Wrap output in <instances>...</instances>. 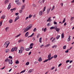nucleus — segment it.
Masks as SVG:
<instances>
[{
	"instance_id": "1",
	"label": "nucleus",
	"mask_w": 74,
	"mask_h": 74,
	"mask_svg": "<svg viewBox=\"0 0 74 74\" xmlns=\"http://www.w3.org/2000/svg\"><path fill=\"white\" fill-rule=\"evenodd\" d=\"M32 27V24H30L28 26L25 28L24 29V33L29 30Z\"/></svg>"
},
{
	"instance_id": "2",
	"label": "nucleus",
	"mask_w": 74,
	"mask_h": 74,
	"mask_svg": "<svg viewBox=\"0 0 74 74\" xmlns=\"http://www.w3.org/2000/svg\"><path fill=\"white\" fill-rule=\"evenodd\" d=\"M10 42H9V41H7L6 42H5L4 44V47H5V46L6 45V47L5 48H7L8 46L9 45V44H10Z\"/></svg>"
},
{
	"instance_id": "3",
	"label": "nucleus",
	"mask_w": 74,
	"mask_h": 74,
	"mask_svg": "<svg viewBox=\"0 0 74 74\" xmlns=\"http://www.w3.org/2000/svg\"><path fill=\"white\" fill-rule=\"evenodd\" d=\"M15 1L16 3V4L18 5H21V3L19 1V0H16Z\"/></svg>"
},
{
	"instance_id": "4",
	"label": "nucleus",
	"mask_w": 74,
	"mask_h": 74,
	"mask_svg": "<svg viewBox=\"0 0 74 74\" xmlns=\"http://www.w3.org/2000/svg\"><path fill=\"white\" fill-rule=\"evenodd\" d=\"M18 49V47H15L14 48H12L11 50V52H14V51H16V50Z\"/></svg>"
},
{
	"instance_id": "5",
	"label": "nucleus",
	"mask_w": 74,
	"mask_h": 74,
	"mask_svg": "<svg viewBox=\"0 0 74 74\" xmlns=\"http://www.w3.org/2000/svg\"><path fill=\"white\" fill-rule=\"evenodd\" d=\"M54 29H55L56 32H59V31L60 30V28H58V27H55V28Z\"/></svg>"
},
{
	"instance_id": "6",
	"label": "nucleus",
	"mask_w": 74,
	"mask_h": 74,
	"mask_svg": "<svg viewBox=\"0 0 74 74\" xmlns=\"http://www.w3.org/2000/svg\"><path fill=\"white\" fill-rule=\"evenodd\" d=\"M44 13V12L43 11H40L39 12V15L41 16V15H42L43 13Z\"/></svg>"
},
{
	"instance_id": "7",
	"label": "nucleus",
	"mask_w": 74,
	"mask_h": 74,
	"mask_svg": "<svg viewBox=\"0 0 74 74\" xmlns=\"http://www.w3.org/2000/svg\"><path fill=\"white\" fill-rule=\"evenodd\" d=\"M5 18V15H3L1 17V19H4Z\"/></svg>"
},
{
	"instance_id": "8",
	"label": "nucleus",
	"mask_w": 74,
	"mask_h": 74,
	"mask_svg": "<svg viewBox=\"0 0 74 74\" xmlns=\"http://www.w3.org/2000/svg\"><path fill=\"white\" fill-rule=\"evenodd\" d=\"M8 62L9 63V64H12V60H8Z\"/></svg>"
},
{
	"instance_id": "9",
	"label": "nucleus",
	"mask_w": 74,
	"mask_h": 74,
	"mask_svg": "<svg viewBox=\"0 0 74 74\" xmlns=\"http://www.w3.org/2000/svg\"><path fill=\"white\" fill-rule=\"evenodd\" d=\"M25 36L26 37H28V36H29V32H27L26 33Z\"/></svg>"
},
{
	"instance_id": "10",
	"label": "nucleus",
	"mask_w": 74,
	"mask_h": 74,
	"mask_svg": "<svg viewBox=\"0 0 74 74\" xmlns=\"http://www.w3.org/2000/svg\"><path fill=\"white\" fill-rule=\"evenodd\" d=\"M9 30V27H7L5 28V30L6 32H7V31H8V30Z\"/></svg>"
},
{
	"instance_id": "11",
	"label": "nucleus",
	"mask_w": 74,
	"mask_h": 74,
	"mask_svg": "<svg viewBox=\"0 0 74 74\" xmlns=\"http://www.w3.org/2000/svg\"><path fill=\"white\" fill-rule=\"evenodd\" d=\"M11 8V3H9L8 7L7 8L8 10H10Z\"/></svg>"
},
{
	"instance_id": "12",
	"label": "nucleus",
	"mask_w": 74,
	"mask_h": 74,
	"mask_svg": "<svg viewBox=\"0 0 74 74\" xmlns=\"http://www.w3.org/2000/svg\"><path fill=\"white\" fill-rule=\"evenodd\" d=\"M33 71H34V69H30L29 71V72L30 73H31L32 72H33Z\"/></svg>"
},
{
	"instance_id": "13",
	"label": "nucleus",
	"mask_w": 74,
	"mask_h": 74,
	"mask_svg": "<svg viewBox=\"0 0 74 74\" xmlns=\"http://www.w3.org/2000/svg\"><path fill=\"white\" fill-rule=\"evenodd\" d=\"M51 57V53H50L48 55L47 58H48V59H50V58Z\"/></svg>"
},
{
	"instance_id": "14",
	"label": "nucleus",
	"mask_w": 74,
	"mask_h": 74,
	"mask_svg": "<svg viewBox=\"0 0 74 74\" xmlns=\"http://www.w3.org/2000/svg\"><path fill=\"white\" fill-rule=\"evenodd\" d=\"M10 52V50L8 49H6L5 50V53H8Z\"/></svg>"
},
{
	"instance_id": "15",
	"label": "nucleus",
	"mask_w": 74,
	"mask_h": 74,
	"mask_svg": "<svg viewBox=\"0 0 74 74\" xmlns=\"http://www.w3.org/2000/svg\"><path fill=\"white\" fill-rule=\"evenodd\" d=\"M20 50H21L22 51H23L24 50V47H21Z\"/></svg>"
},
{
	"instance_id": "16",
	"label": "nucleus",
	"mask_w": 74,
	"mask_h": 74,
	"mask_svg": "<svg viewBox=\"0 0 74 74\" xmlns=\"http://www.w3.org/2000/svg\"><path fill=\"white\" fill-rule=\"evenodd\" d=\"M55 27H52L50 28V30H52V29H55Z\"/></svg>"
},
{
	"instance_id": "17",
	"label": "nucleus",
	"mask_w": 74,
	"mask_h": 74,
	"mask_svg": "<svg viewBox=\"0 0 74 74\" xmlns=\"http://www.w3.org/2000/svg\"><path fill=\"white\" fill-rule=\"evenodd\" d=\"M50 10H51V9H50L49 8L48 9H47V14H49V11H50Z\"/></svg>"
},
{
	"instance_id": "18",
	"label": "nucleus",
	"mask_w": 74,
	"mask_h": 74,
	"mask_svg": "<svg viewBox=\"0 0 74 74\" xmlns=\"http://www.w3.org/2000/svg\"><path fill=\"white\" fill-rule=\"evenodd\" d=\"M42 40V38L40 37L39 38V41L40 42V43H41L42 42V41H41Z\"/></svg>"
},
{
	"instance_id": "19",
	"label": "nucleus",
	"mask_w": 74,
	"mask_h": 74,
	"mask_svg": "<svg viewBox=\"0 0 74 74\" xmlns=\"http://www.w3.org/2000/svg\"><path fill=\"white\" fill-rule=\"evenodd\" d=\"M38 61L39 62H41L42 61V58H41V57H40L39 58V59L38 60Z\"/></svg>"
},
{
	"instance_id": "20",
	"label": "nucleus",
	"mask_w": 74,
	"mask_h": 74,
	"mask_svg": "<svg viewBox=\"0 0 74 74\" xmlns=\"http://www.w3.org/2000/svg\"><path fill=\"white\" fill-rule=\"evenodd\" d=\"M70 37H71V36H69V37H68V41H70L71 40V38H70Z\"/></svg>"
},
{
	"instance_id": "21",
	"label": "nucleus",
	"mask_w": 74,
	"mask_h": 74,
	"mask_svg": "<svg viewBox=\"0 0 74 74\" xmlns=\"http://www.w3.org/2000/svg\"><path fill=\"white\" fill-rule=\"evenodd\" d=\"M58 57V56L56 55H54L53 56V58H54V59H56L57 57Z\"/></svg>"
},
{
	"instance_id": "22",
	"label": "nucleus",
	"mask_w": 74,
	"mask_h": 74,
	"mask_svg": "<svg viewBox=\"0 0 74 74\" xmlns=\"http://www.w3.org/2000/svg\"><path fill=\"white\" fill-rule=\"evenodd\" d=\"M25 9V5H23L21 7V10H24Z\"/></svg>"
},
{
	"instance_id": "23",
	"label": "nucleus",
	"mask_w": 74,
	"mask_h": 74,
	"mask_svg": "<svg viewBox=\"0 0 74 74\" xmlns=\"http://www.w3.org/2000/svg\"><path fill=\"white\" fill-rule=\"evenodd\" d=\"M61 38H64V33H62L61 34Z\"/></svg>"
},
{
	"instance_id": "24",
	"label": "nucleus",
	"mask_w": 74,
	"mask_h": 74,
	"mask_svg": "<svg viewBox=\"0 0 74 74\" xmlns=\"http://www.w3.org/2000/svg\"><path fill=\"white\" fill-rule=\"evenodd\" d=\"M12 20L11 19L9 21V23H12Z\"/></svg>"
},
{
	"instance_id": "25",
	"label": "nucleus",
	"mask_w": 74,
	"mask_h": 74,
	"mask_svg": "<svg viewBox=\"0 0 74 74\" xmlns=\"http://www.w3.org/2000/svg\"><path fill=\"white\" fill-rule=\"evenodd\" d=\"M56 47H57V45H54L52 47V48L53 49L54 48H56Z\"/></svg>"
},
{
	"instance_id": "26",
	"label": "nucleus",
	"mask_w": 74,
	"mask_h": 74,
	"mask_svg": "<svg viewBox=\"0 0 74 74\" xmlns=\"http://www.w3.org/2000/svg\"><path fill=\"white\" fill-rule=\"evenodd\" d=\"M15 63L16 64H19V62L18 60H16L15 62Z\"/></svg>"
},
{
	"instance_id": "27",
	"label": "nucleus",
	"mask_w": 74,
	"mask_h": 74,
	"mask_svg": "<svg viewBox=\"0 0 74 74\" xmlns=\"http://www.w3.org/2000/svg\"><path fill=\"white\" fill-rule=\"evenodd\" d=\"M9 2V1L8 0H6L5 1V4H7V3H8Z\"/></svg>"
},
{
	"instance_id": "28",
	"label": "nucleus",
	"mask_w": 74,
	"mask_h": 74,
	"mask_svg": "<svg viewBox=\"0 0 74 74\" xmlns=\"http://www.w3.org/2000/svg\"><path fill=\"white\" fill-rule=\"evenodd\" d=\"M60 37V35H58L56 37V39H57V40H58V39H59V38Z\"/></svg>"
},
{
	"instance_id": "29",
	"label": "nucleus",
	"mask_w": 74,
	"mask_h": 74,
	"mask_svg": "<svg viewBox=\"0 0 74 74\" xmlns=\"http://www.w3.org/2000/svg\"><path fill=\"white\" fill-rule=\"evenodd\" d=\"M24 40L22 39H21L20 40H19L18 41V42H21L22 41H23Z\"/></svg>"
},
{
	"instance_id": "30",
	"label": "nucleus",
	"mask_w": 74,
	"mask_h": 74,
	"mask_svg": "<svg viewBox=\"0 0 74 74\" xmlns=\"http://www.w3.org/2000/svg\"><path fill=\"white\" fill-rule=\"evenodd\" d=\"M48 60H49V59L45 60L44 61H43V63H45L47 62H48Z\"/></svg>"
},
{
	"instance_id": "31",
	"label": "nucleus",
	"mask_w": 74,
	"mask_h": 74,
	"mask_svg": "<svg viewBox=\"0 0 74 74\" xmlns=\"http://www.w3.org/2000/svg\"><path fill=\"white\" fill-rule=\"evenodd\" d=\"M23 52V51H22L21 50H19V53H22Z\"/></svg>"
},
{
	"instance_id": "32",
	"label": "nucleus",
	"mask_w": 74,
	"mask_h": 74,
	"mask_svg": "<svg viewBox=\"0 0 74 74\" xmlns=\"http://www.w3.org/2000/svg\"><path fill=\"white\" fill-rule=\"evenodd\" d=\"M51 23H49L48 24H47V26H51Z\"/></svg>"
},
{
	"instance_id": "33",
	"label": "nucleus",
	"mask_w": 74,
	"mask_h": 74,
	"mask_svg": "<svg viewBox=\"0 0 74 74\" xmlns=\"http://www.w3.org/2000/svg\"><path fill=\"white\" fill-rule=\"evenodd\" d=\"M25 50H26V51H27L30 50V49L29 48H25Z\"/></svg>"
},
{
	"instance_id": "34",
	"label": "nucleus",
	"mask_w": 74,
	"mask_h": 74,
	"mask_svg": "<svg viewBox=\"0 0 74 74\" xmlns=\"http://www.w3.org/2000/svg\"><path fill=\"white\" fill-rule=\"evenodd\" d=\"M2 23H3V20H2V21H0V26L2 25Z\"/></svg>"
},
{
	"instance_id": "35",
	"label": "nucleus",
	"mask_w": 74,
	"mask_h": 74,
	"mask_svg": "<svg viewBox=\"0 0 74 74\" xmlns=\"http://www.w3.org/2000/svg\"><path fill=\"white\" fill-rule=\"evenodd\" d=\"M66 45H65L63 47V49H66Z\"/></svg>"
},
{
	"instance_id": "36",
	"label": "nucleus",
	"mask_w": 74,
	"mask_h": 74,
	"mask_svg": "<svg viewBox=\"0 0 74 74\" xmlns=\"http://www.w3.org/2000/svg\"><path fill=\"white\" fill-rule=\"evenodd\" d=\"M54 8H55V5H53V6L52 8L51 9V11H53V10Z\"/></svg>"
},
{
	"instance_id": "37",
	"label": "nucleus",
	"mask_w": 74,
	"mask_h": 74,
	"mask_svg": "<svg viewBox=\"0 0 74 74\" xmlns=\"http://www.w3.org/2000/svg\"><path fill=\"white\" fill-rule=\"evenodd\" d=\"M26 71V70H24L23 71H22L20 73V74H21V73H24V72Z\"/></svg>"
},
{
	"instance_id": "38",
	"label": "nucleus",
	"mask_w": 74,
	"mask_h": 74,
	"mask_svg": "<svg viewBox=\"0 0 74 74\" xmlns=\"http://www.w3.org/2000/svg\"><path fill=\"white\" fill-rule=\"evenodd\" d=\"M45 9H46V6H45L44 8V9H43V12H44L45 11Z\"/></svg>"
},
{
	"instance_id": "39",
	"label": "nucleus",
	"mask_w": 74,
	"mask_h": 74,
	"mask_svg": "<svg viewBox=\"0 0 74 74\" xmlns=\"http://www.w3.org/2000/svg\"><path fill=\"white\" fill-rule=\"evenodd\" d=\"M32 16H33V15H32V14H30L29 15V18H31V17H32Z\"/></svg>"
},
{
	"instance_id": "40",
	"label": "nucleus",
	"mask_w": 74,
	"mask_h": 74,
	"mask_svg": "<svg viewBox=\"0 0 74 74\" xmlns=\"http://www.w3.org/2000/svg\"><path fill=\"white\" fill-rule=\"evenodd\" d=\"M8 60H9L8 59H7L6 60H5V62H8Z\"/></svg>"
},
{
	"instance_id": "41",
	"label": "nucleus",
	"mask_w": 74,
	"mask_h": 74,
	"mask_svg": "<svg viewBox=\"0 0 74 74\" xmlns=\"http://www.w3.org/2000/svg\"><path fill=\"white\" fill-rule=\"evenodd\" d=\"M25 64L26 65H27V66H28V65L29 64V62H27Z\"/></svg>"
},
{
	"instance_id": "42",
	"label": "nucleus",
	"mask_w": 74,
	"mask_h": 74,
	"mask_svg": "<svg viewBox=\"0 0 74 74\" xmlns=\"http://www.w3.org/2000/svg\"><path fill=\"white\" fill-rule=\"evenodd\" d=\"M21 35V34H20L18 35H17L15 37L16 38V37H19V36H20Z\"/></svg>"
},
{
	"instance_id": "43",
	"label": "nucleus",
	"mask_w": 74,
	"mask_h": 74,
	"mask_svg": "<svg viewBox=\"0 0 74 74\" xmlns=\"http://www.w3.org/2000/svg\"><path fill=\"white\" fill-rule=\"evenodd\" d=\"M74 19V17H72L71 19V21H73Z\"/></svg>"
},
{
	"instance_id": "44",
	"label": "nucleus",
	"mask_w": 74,
	"mask_h": 74,
	"mask_svg": "<svg viewBox=\"0 0 74 74\" xmlns=\"http://www.w3.org/2000/svg\"><path fill=\"white\" fill-rule=\"evenodd\" d=\"M19 12L20 14H21V13H22V12H23L22 10H20L19 11Z\"/></svg>"
},
{
	"instance_id": "45",
	"label": "nucleus",
	"mask_w": 74,
	"mask_h": 74,
	"mask_svg": "<svg viewBox=\"0 0 74 74\" xmlns=\"http://www.w3.org/2000/svg\"><path fill=\"white\" fill-rule=\"evenodd\" d=\"M36 30H37V29L36 28H35L33 30V32H36Z\"/></svg>"
},
{
	"instance_id": "46",
	"label": "nucleus",
	"mask_w": 74,
	"mask_h": 74,
	"mask_svg": "<svg viewBox=\"0 0 74 74\" xmlns=\"http://www.w3.org/2000/svg\"><path fill=\"white\" fill-rule=\"evenodd\" d=\"M17 19H19V16H17L16 18Z\"/></svg>"
},
{
	"instance_id": "47",
	"label": "nucleus",
	"mask_w": 74,
	"mask_h": 74,
	"mask_svg": "<svg viewBox=\"0 0 74 74\" xmlns=\"http://www.w3.org/2000/svg\"><path fill=\"white\" fill-rule=\"evenodd\" d=\"M15 15H16V16H18L19 15V13H16Z\"/></svg>"
},
{
	"instance_id": "48",
	"label": "nucleus",
	"mask_w": 74,
	"mask_h": 74,
	"mask_svg": "<svg viewBox=\"0 0 74 74\" xmlns=\"http://www.w3.org/2000/svg\"><path fill=\"white\" fill-rule=\"evenodd\" d=\"M51 20H49L48 19H47V22H51Z\"/></svg>"
},
{
	"instance_id": "49",
	"label": "nucleus",
	"mask_w": 74,
	"mask_h": 74,
	"mask_svg": "<svg viewBox=\"0 0 74 74\" xmlns=\"http://www.w3.org/2000/svg\"><path fill=\"white\" fill-rule=\"evenodd\" d=\"M65 21H66V19L64 18L62 21V23H64Z\"/></svg>"
},
{
	"instance_id": "50",
	"label": "nucleus",
	"mask_w": 74,
	"mask_h": 74,
	"mask_svg": "<svg viewBox=\"0 0 74 74\" xmlns=\"http://www.w3.org/2000/svg\"><path fill=\"white\" fill-rule=\"evenodd\" d=\"M40 36V34H38L37 35V38H38Z\"/></svg>"
},
{
	"instance_id": "51",
	"label": "nucleus",
	"mask_w": 74,
	"mask_h": 74,
	"mask_svg": "<svg viewBox=\"0 0 74 74\" xmlns=\"http://www.w3.org/2000/svg\"><path fill=\"white\" fill-rule=\"evenodd\" d=\"M33 43H31L30 45V47H33Z\"/></svg>"
},
{
	"instance_id": "52",
	"label": "nucleus",
	"mask_w": 74,
	"mask_h": 74,
	"mask_svg": "<svg viewBox=\"0 0 74 74\" xmlns=\"http://www.w3.org/2000/svg\"><path fill=\"white\" fill-rule=\"evenodd\" d=\"M65 53H68L69 52V50L68 49L66 51H65Z\"/></svg>"
},
{
	"instance_id": "53",
	"label": "nucleus",
	"mask_w": 74,
	"mask_h": 74,
	"mask_svg": "<svg viewBox=\"0 0 74 74\" xmlns=\"http://www.w3.org/2000/svg\"><path fill=\"white\" fill-rule=\"evenodd\" d=\"M53 58V57L52 56L51 58H49V60H51V59H52Z\"/></svg>"
},
{
	"instance_id": "54",
	"label": "nucleus",
	"mask_w": 74,
	"mask_h": 74,
	"mask_svg": "<svg viewBox=\"0 0 74 74\" xmlns=\"http://www.w3.org/2000/svg\"><path fill=\"white\" fill-rule=\"evenodd\" d=\"M51 17H49V18L48 19L49 20H50L51 21H52V20L51 19Z\"/></svg>"
},
{
	"instance_id": "55",
	"label": "nucleus",
	"mask_w": 74,
	"mask_h": 74,
	"mask_svg": "<svg viewBox=\"0 0 74 74\" xmlns=\"http://www.w3.org/2000/svg\"><path fill=\"white\" fill-rule=\"evenodd\" d=\"M5 66H4L3 68H2L1 69V70H3V69H4L5 68Z\"/></svg>"
},
{
	"instance_id": "56",
	"label": "nucleus",
	"mask_w": 74,
	"mask_h": 74,
	"mask_svg": "<svg viewBox=\"0 0 74 74\" xmlns=\"http://www.w3.org/2000/svg\"><path fill=\"white\" fill-rule=\"evenodd\" d=\"M69 60H67L66 61V63H69Z\"/></svg>"
},
{
	"instance_id": "57",
	"label": "nucleus",
	"mask_w": 74,
	"mask_h": 74,
	"mask_svg": "<svg viewBox=\"0 0 74 74\" xmlns=\"http://www.w3.org/2000/svg\"><path fill=\"white\" fill-rule=\"evenodd\" d=\"M54 25H56L57 24V22H56L54 21Z\"/></svg>"
},
{
	"instance_id": "58",
	"label": "nucleus",
	"mask_w": 74,
	"mask_h": 74,
	"mask_svg": "<svg viewBox=\"0 0 74 74\" xmlns=\"http://www.w3.org/2000/svg\"><path fill=\"white\" fill-rule=\"evenodd\" d=\"M33 6L35 7H36V5H35L34 4H33Z\"/></svg>"
},
{
	"instance_id": "59",
	"label": "nucleus",
	"mask_w": 74,
	"mask_h": 74,
	"mask_svg": "<svg viewBox=\"0 0 74 74\" xmlns=\"http://www.w3.org/2000/svg\"><path fill=\"white\" fill-rule=\"evenodd\" d=\"M47 47H49V46H50V44H47Z\"/></svg>"
},
{
	"instance_id": "60",
	"label": "nucleus",
	"mask_w": 74,
	"mask_h": 74,
	"mask_svg": "<svg viewBox=\"0 0 74 74\" xmlns=\"http://www.w3.org/2000/svg\"><path fill=\"white\" fill-rule=\"evenodd\" d=\"M55 69V66H53L51 69V70H53Z\"/></svg>"
},
{
	"instance_id": "61",
	"label": "nucleus",
	"mask_w": 74,
	"mask_h": 74,
	"mask_svg": "<svg viewBox=\"0 0 74 74\" xmlns=\"http://www.w3.org/2000/svg\"><path fill=\"white\" fill-rule=\"evenodd\" d=\"M62 66V64H59L58 67H60V66Z\"/></svg>"
},
{
	"instance_id": "62",
	"label": "nucleus",
	"mask_w": 74,
	"mask_h": 74,
	"mask_svg": "<svg viewBox=\"0 0 74 74\" xmlns=\"http://www.w3.org/2000/svg\"><path fill=\"white\" fill-rule=\"evenodd\" d=\"M46 29H47V28H45L44 29V32H46Z\"/></svg>"
},
{
	"instance_id": "63",
	"label": "nucleus",
	"mask_w": 74,
	"mask_h": 74,
	"mask_svg": "<svg viewBox=\"0 0 74 74\" xmlns=\"http://www.w3.org/2000/svg\"><path fill=\"white\" fill-rule=\"evenodd\" d=\"M40 47V48H42V47H44V45H41Z\"/></svg>"
},
{
	"instance_id": "64",
	"label": "nucleus",
	"mask_w": 74,
	"mask_h": 74,
	"mask_svg": "<svg viewBox=\"0 0 74 74\" xmlns=\"http://www.w3.org/2000/svg\"><path fill=\"white\" fill-rule=\"evenodd\" d=\"M28 18H29V17H27L25 18V20H27Z\"/></svg>"
}]
</instances>
